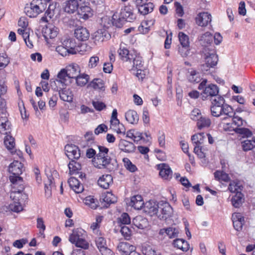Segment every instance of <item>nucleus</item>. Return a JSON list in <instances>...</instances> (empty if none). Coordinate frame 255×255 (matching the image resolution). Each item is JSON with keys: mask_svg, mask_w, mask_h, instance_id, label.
Instances as JSON below:
<instances>
[{"mask_svg": "<svg viewBox=\"0 0 255 255\" xmlns=\"http://www.w3.org/2000/svg\"><path fill=\"white\" fill-rule=\"evenodd\" d=\"M23 170V164L18 160L13 161L8 167L9 172L12 174L9 176V180L13 184L10 198L19 201L27 198L26 194L23 192L24 186L22 183V178L19 176Z\"/></svg>", "mask_w": 255, "mask_h": 255, "instance_id": "1", "label": "nucleus"}, {"mask_svg": "<svg viewBox=\"0 0 255 255\" xmlns=\"http://www.w3.org/2000/svg\"><path fill=\"white\" fill-rule=\"evenodd\" d=\"M98 147L99 152L93 159L94 166L99 169H106L109 171L116 169L117 164L112 162L111 157L108 155L109 149L101 145Z\"/></svg>", "mask_w": 255, "mask_h": 255, "instance_id": "2", "label": "nucleus"}, {"mask_svg": "<svg viewBox=\"0 0 255 255\" xmlns=\"http://www.w3.org/2000/svg\"><path fill=\"white\" fill-rule=\"evenodd\" d=\"M85 232L83 230L76 229L70 235L69 241L76 247L86 250L89 248V244L85 239Z\"/></svg>", "mask_w": 255, "mask_h": 255, "instance_id": "3", "label": "nucleus"}, {"mask_svg": "<svg viewBox=\"0 0 255 255\" xmlns=\"http://www.w3.org/2000/svg\"><path fill=\"white\" fill-rule=\"evenodd\" d=\"M45 9V3L38 0H33L29 5L25 7L24 12L28 17H35Z\"/></svg>", "mask_w": 255, "mask_h": 255, "instance_id": "4", "label": "nucleus"}, {"mask_svg": "<svg viewBox=\"0 0 255 255\" xmlns=\"http://www.w3.org/2000/svg\"><path fill=\"white\" fill-rule=\"evenodd\" d=\"M225 103L224 98L221 96H217L213 100L210 107L212 116L219 117L221 116L222 105Z\"/></svg>", "mask_w": 255, "mask_h": 255, "instance_id": "5", "label": "nucleus"}, {"mask_svg": "<svg viewBox=\"0 0 255 255\" xmlns=\"http://www.w3.org/2000/svg\"><path fill=\"white\" fill-rule=\"evenodd\" d=\"M57 174V171L55 170H53L52 172L50 170L46 171L47 181L45 182V193L47 198H50L52 196V190L55 187L54 183L53 182V176H55Z\"/></svg>", "mask_w": 255, "mask_h": 255, "instance_id": "6", "label": "nucleus"}, {"mask_svg": "<svg viewBox=\"0 0 255 255\" xmlns=\"http://www.w3.org/2000/svg\"><path fill=\"white\" fill-rule=\"evenodd\" d=\"M206 64L207 67H213L217 64L218 58L214 49V46H212L210 49H204Z\"/></svg>", "mask_w": 255, "mask_h": 255, "instance_id": "7", "label": "nucleus"}, {"mask_svg": "<svg viewBox=\"0 0 255 255\" xmlns=\"http://www.w3.org/2000/svg\"><path fill=\"white\" fill-rule=\"evenodd\" d=\"M207 81L205 79L199 84L198 89L200 90H203V94L206 96H216L219 93L218 87L214 84H209L206 86Z\"/></svg>", "mask_w": 255, "mask_h": 255, "instance_id": "8", "label": "nucleus"}, {"mask_svg": "<svg viewBox=\"0 0 255 255\" xmlns=\"http://www.w3.org/2000/svg\"><path fill=\"white\" fill-rule=\"evenodd\" d=\"M172 213V208L167 202L163 201L159 203L158 213L157 216L160 219H166L171 216Z\"/></svg>", "mask_w": 255, "mask_h": 255, "instance_id": "9", "label": "nucleus"}, {"mask_svg": "<svg viewBox=\"0 0 255 255\" xmlns=\"http://www.w3.org/2000/svg\"><path fill=\"white\" fill-rule=\"evenodd\" d=\"M133 7L130 5H126L122 7L119 15V19L131 22L135 17L133 13Z\"/></svg>", "mask_w": 255, "mask_h": 255, "instance_id": "10", "label": "nucleus"}, {"mask_svg": "<svg viewBox=\"0 0 255 255\" xmlns=\"http://www.w3.org/2000/svg\"><path fill=\"white\" fill-rule=\"evenodd\" d=\"M96 246L102 255H113L112 251L108 248L106 239L102 237L96 238Z\"/></svg>", "mask_w": 255, "mask_h": 255, "instance_id": "11", "label": "nucleus"}, {"mask_svg": "<svg viewBox=\"0 0 255 255\" xmlns=\"http://www.w3.org/2000/svg\"><path fill=\"white\" fill-rule=\"evenodd\" d=\"M59 32L58 28L52 24H48L43 28L42 33L45 39L55 38Z\"/></svg>", "mask_w": 255, "mask_h": 255, "instance_id": "12", "label": "nucleus"}, {"mask_svg": "<svg viewBox=\"0 0 255 255\" xmlns=\"http://www.w3.org/2000/svg\"><path fill=\"white\" fill-rule=\"evenodd\" d=\"M65 153L69 159L73 160L80 157V150L78 146L73 144H67L65 146Z\"/></svg>", "mask_w": 255, "mask_h": 255, "instance_id": "13", "label": "nucleus"}, {"mask_svg": "<svg viewBox=\"0 0 255 255\" xmlns=\"http://www.w3.org/2000/svg\"><path fill=\"white\" fill-rule=\"evenodd\" d=\"M159 203L152 200L146 202L143 206L144 211L150 216L158 215Z\"/></svg>", "mask_w": 255, "mask_h": 255, "instance_id": "14", "label": "nucleus"}, {"mask_svg": "<svg viewBox=\"0 0 255 255\" xmlns=\"http://www.w3.org/2000/svg\"><path fill=\"white\" fill-rule=\"evenodd\" d=\"M117 249L121 255H131L135 251V247L127 242H120Z\"/></svg>", "mask_w": 255, "mask_h": 255, "instance_id": "15", "label": "nucleus"}, {"mask_svg": "<svg viewBox=\"0 0 255 255\" xmlns=\"http://www.w3.org/2000/svg\"><path fill=\"white\" fill-rule=\"evenodd\" d=\"M196 23L200 26H206L212 20L211 15L207 12L199 13L196 17Z\"/></svg>", "mask_w": 255, "mask_h": 255, "instance_id": "16", "label": "nucleus"}, {"mask_svg": "<svg viewBox=\"0 0 255 255\" xmlns=\"http://www.w3.org/2000/svg\"><path fill=\"white\" fill-rule=\"evenodd\" d=\"M119 149L126 153H133L135 151L136 147L134 144L125 139H121L119 143Z\"/></svg>", "mask_w": 255, "mask_h": 255, "instance_id": "17", "label": "nucleus"}, {"mask_svg": "<svg viewBox=\"0 0 255 255\" xmlns=\"http://www.w3.org/2000/svg\"><path fill=\"white\" fill-rule=\"evenodd\" d=\"M109 33L105 29H102L98 30L93 35L94 42L96 44L103 42L105 39L109 38Z\"/></svg>", "mask_w": 255, "mask_h": 255, "instance_id": "18", "label": "nucleus"}, {"mask_svg": "<svg viewBox=\"0 0 255 255\" xmlns=\"http://www.w3.org/2000/svg\"><path fill=\"white\" fill-rule=\"evenodd\" d=\"M127 204L136 210H140L143 207L144 202L141 195H136L132 196Z\"/></svg>", "mask_w": 255, "mask_h": 255, "instance_id": "19", "label": "nucleus"}, {"mask_svg": "<svg viewBox=\"0 0 255 255\" xmlns=\"http://www.w3.org/2000/svg\"><path fill=\"white\" fill-rule=\"evenodd\" d=\"M232 221L236 230L239 231L242 230L245 223V220L241 213H235L233 214Z\"/></svg>", "mask_w": 255, "mask_h": 255, "instance_id": "20", "label": "nucleus"}, {"mask_svg": "<svg viewBox=\"0 0 255 255\" xmlns=\"http://www.w3.org/2000/svg\"><path fill=\"white\" fill-rule=\"evenodd\" d=\"M79 4L78 0H69L64 2L63 9L65 12L68 13H73L78 10Z\"/></svg>", "mask_w": 255, "mask_h": 255, "instance_id": "21", "label": "nucleus"}, {"mask_svg": "<svg viewBox=\"0 0 255 255\" xmlns=\"http://www.w3.org/2000/svg\"><path fill=\"white\" fill-rule=\"evenodd\" d=\"M159 175L164 179L168 180L172 177V171L168 165L165 163L158 165Z\"/></svg>", "mask_w": 255, "mask_h": 255, "instance_id": "22", "label": "nucleus"}, {"mask_svg": "<svg viewBox=\"0 0 255 255\" xmlns=\"http://www.w3.org/2000/svg\"><path fill=\"white\" fill-rule=\"evenodd\" d=\"M179 232L180 230L178 228L170 227L160 229L159 234L160 235L166 234L169 238L172 239L178 237Z\"/></svg>", "mask_w": 255, "mask_h": 255, "instance_id": "23", "label": "nucleus"}, {"mask_svg": "<svg viewBox=\"0 0 255 255\" xmlns=\"http://www.w3.org/2000/svg\"><path fill=\"white\" fill-rule=\"evenodd\" d=\"M75 37L79 40L85 41L88 39L90 33L88 30L83 27H79L75 30Z\"/></svg>", "mask_w": 255, "mask_h": 255, "instance_id": "24", "label": "nucleus"}, {"mask_svg": "<svg viewBox=\"0 0 255 255\" xmlns=\"http://www.w3.org/2000/svg\"><path fill=\"white\" fill-rule=\"evenodd\" d=\"M66 70L69 78H76L80 74V68L76 63L69 64L66 67Z\"/></svg>", "mask_w": 255, "mask_h": 255, "instance_id": "25", "label": "nucleus"}, {"mask_svg": "<svg viewBox=\"0 0 255 255\" xmlns=\"http://www.w3.org/2000/svg\"><path fill=\"white\" fill-rule=\"evenodd\" d=\"M56 7V3L49 4L47 9L45 12L44 15L41 18L40 21L45 22H48L54 16Z\"/></svg>", "mask_w": 255, "mask_h": 255, "instance_id": "26", "label": "nucleus"}, {"mask_svg": "<svg viewBox=\"0 0 255 255\" xmlns=\"http://www.w3.org/2000/svg\"><path fill=\"white\" fill-rule=\"evenodd\" d=\"M4 144L6 149L13 154L15 152V143L14 138L10 134H7L4 138Z\"/></svg>", "mask_w": 255, "mask_h": 255, "instance_id": "27", "label": "nucleus"}, {"mask_svg": "<svg viewBox=\"0 0 255 255\" xmlns=\"http://www.w3.org/2000/svg\"><path fill=\"white\" fill-rule=\"evenodd\" d=\"M70 187L76 193H81L83 190V186L80 183L78 180L75 177H71L68 180Z\"/></svg>", "mask_w": 255, "mask_h": 255, "instance_id": "28", "label": "nucleus"}, {"mask_svg": "<svg viewBox=\"0 0 255 255\" xmlns=\"http://www.w3.org/2000/svg\"><path fill=\"white\" fill-rule=\"evenodd\" d=\"M213 36L209 32H206L202 34L199 37V40L200 44L204 47L205 49H209L208 46L210 45L213 41Z\"/></svg>", "mask_w": 255, "mask_h": 255, "instance_id": "29", "label": "nucleus"}, {"mask_svg": "<svg viewBox=\"0 0 255 255\" xmlns=\"http://www.w3.org/2000/svg\"><path fill=\"white\" fill-rule=\"evenodd\" d=\"M78 14L80 18L87 19L93 15V11L88 6H81L78 9Z\"/></svg>", "mask_w": 255, "mask_h": 255, "instance_id": "30", "label": "nucleus"}, {"mask_svg": "<svg viewBox=\"0 0 255 255\" xmlns=\"http://www.w3.org/2000/svg\"><path fill=\"white\" fill-rule=\"evenodd\" d=\"M112 183L113 178L110 174L103 175L98 181L99 185L104 189H108Z\"/></svg>", "mask_w": 255, "mask_h": 255, "instance_id": "31", "label": "nucleus"}, {"mask_svg": "<svg viewBox=\"0 0 255 255\" xmlns=\"http://www.w3.org/2000/svg\"><path fill=\"white\" fill-rule=\"evenodd\" d=\"M59 94L62 100L69 103L73 101V94L70 89L64 88L61 91H59Z\"/></svg>", "mask_w": 255, "mask_h": 255, "instance_id": "32", "label": "nucleus"}, {"mask_svg": "<svg viewBox=\"0 0 255 255\" xmlns=\"http://www.w3.org/2000/svg\"><path fill=\"white\" fill-rule=\"evenodd\" d=\"M118 53L123 61H128L131 59L130 56H132L129 53V51L124 43L120 44Z\"/></svg>", "mask_w": 255, "mask_h": 255, "instance_id": "33", "label": "nucleus"}, {"mask_svg": "<svg viewBox=\"0 0 255 255\" xmlns=\"http://www.w3.org/2000/svg\"><path fill=\"white\" fill-rule=\"evenodd\" d=\"M174 247L181 250L183 252H187L189 249V244L185 240L182 239H176L174 240Z\"/></svg>", "mask_w": 255, "mask_h": 255, "instance_id": "34", "label": "nucleus"}, {"mask_svg": "<svg viewBox=\"0 0 255 255\" xmlns=\"http://www.w3.org/2000/svg\"><path fill=\"white\" fill-rule=\"evenodd\" d=\"M221 111V116L224 115L225 117L223 119V120H230L235 115V112L232 107L230 106L223 104L222 105Z\"/></svg>", "mask_w": 255, "mask_h": 255, "instance_id": "35", "label": "nucleus"}, {"mask_svg": "<svg viewBox=\"0 0 255 255\" xmlns=\"http://www.w3.org/2000/svg\"><path fill=\"white\" fill-rule=\"evenodd\" d=\"M126 120L131 124H136L138 121V116L133 110H128L125 113Z\"/></svg>", "mask_w": 255, "mask_h": 255, "instance_id": "36", "label": "nucleus"}, {"mask_svg": "<svg viewBox=\"0 0 255 255\" xmlns=\"http://www.w3.org/2000/svg\"><path fill=\"white\" fill-rule=\"evenodd\" d=\"M70 54H75L77 53L76 43L74 40L68 39L65 40L62 43Z\"/></svg>", "mask_w": 255, "mask_h": 255, "instance_id": "37", "label": "nucleus"}, {"mask_svg": "<svg viewBox=\"0 0 255 255\" xmlns=\"http://www.w3.org/2000/svg\"><path fill=\"white\" fill-rule=\"evenodd\" d=\"M133 224L139 229H143L148 225L147 220L141 216H136L133 219Z\"/></svg>", "mask_w": 255, "mask_h": 255, "instance_id": "38", "label": "nucleus"}, {"mask_svg": "<svg viewBox=\"0 0 255 255\" xmlns=\"http://www.w3.org/2000/svg\"><path fill=\"white\" fill-rule=\"evenodd\" d=\"M153 7L154 5L152 3L146 2L145 4H142L137 7L140 13L142 15H146L152 11Z\"/></svg>", "mask_w": 255, "mask_h": 255, "instance_id": "39", "label": "nucleus"}, {"mask_svg": "<svg viewBox=\"0 0 255 255\" xmlns=\"http://www.w3.org/2000/svg\"><path fill=\"white\" fill-rule=\"evenodd\" d=\"M103 201L108 204H113L117 202V197L111 192H106L102 195Z\"/></svg>", "mask_w": 255, "mask_h": 255, "instance_id": "40", "label": "nucleus"}, {"mask_svg": "<svg viewBox=\"0 0 255 255\" xmlns=\"http://www.w3.org/2000/svg\"><path fill=\"white\" fill-rule=\"evenodd\" d=\"M76 83L78 86H85L90 80L89 76L85 73L80 74L76 78Z\"/></svg>", "mask_w": 255, "mask_h": 255, "instance_id": "41", "label": "nucleus"}, {"mask_svg": "<svg viewBox=\"0 0 255 255\" xmlns=\"http://www.w3.org/2000/svg\"><path fill=\"white\" fill-rule=\"evenodd\" d=\"M90 86L95 90L104 91L105 89L104 82L101 79H95L89 84Z\"/></svg>", "mask_w": 255, "mask_h": 255, "instance_id": "42", "label": "nucleus"}, {"mask_svg": "<svg viewBox=\"0 0 255 255\" xmlns=\"http://www.w3.org/2000/svg\"><path fill=\"white\" fill-rule=\"evenodd\" d=\"M68 167L70 174H79V171H80L81 169V165L74 160H71L69 162Z\"/></svg>", "mask_w": 255, "mask_h": 255, "instance_id": "43", "label": "nucleus"}, {"mask_svg": "<svg viewBox=\"0 0 255 255\" xmlns=\"http://www.w3.org/2000/svg\"><path fill=\"white\" fill-rule=\"evenodd\" d=\"M188 73V79L189 82L191 83H199L201 81V77L199 72L191 69L190 71H189Z\"/></svg>", "mask_w": 255, "mask_h": 255, "instance_id": "44", "label": "nucleus"}, {"mask_svg": "<svg viewBox=\"0 0 255 255\" xmlns=\"http://www.w3.org/2000/svg\"><path fill=\"white\" fill-rule=\"evenodd\" d=\"M10 123L6 119H1L0 124V132L2 134H8L10 132Z\"/></svg>", "mask_w": 255, "mask_h": 255, "instance_id": "45", "label": "nucleus"}, {"mask_svg": "<svg viewBox=\"0 0 255 255\" xmlns=\"http://www.w3.org/2000/svg\"><path fill=\"white\" fill-rule=\"evenodd\" d=\"M145 68L143 66V62L142 58L139 56L136 55L133 58V66L131 71L134 72L136 70Z\"/></svg>", "mask_w": 255, "mask_h": 255, "instance_id": "46", "label": "nucleus"}, {"mask_svg": "<svg viewBox=\"0 0 255 255\" xmlns=\"http://www.w3.org/2000/svg\"><path fill=\"white\" fill-rule=\"evenodd\" d=\"M211 124L210 119L206 117H202L197 122V126L198 128L201 129L205 128H208Z\"/></svg>", "mask_w": 255, "mask_h": 255, "instance_id": "47", "label": "nucleus"}, {"mask_svg": "<svg viewBox=\"0 0 255 255\" xmlns=\"http://www.w3.org/2000/svg\"><path fill=\"white\" fill-rule=\"evenodd\" d=\"M153 24L152 21L145 20L142 21L138 27V30L143 34L147 33L150 29V25Z\"/></svg>", "mask_w": 255, "mask_h": 255, "instance_id": "48", "label": "nucleus"}, {"mask_svg": "<svg viewBox=\"0 0 255 255\" xmlns=\"http://www.w3.org/2000/svg\"><path fill=\"white\" fill-rule=\"evenodd\" d=\"M214 177L216 180L219 181L228 182L230 180L229 175L220 170H217L214 173Z\"/></svg>", "mask_w": 255, "mask_h": 255, "instance_id": "49", "label": "nucleus"}, {"mask_svg": "<svg viewBox=\"0 0 255 255\" xmlns=\"http://www.w3.org/2000/svg\"><path fill=\"white\" fill-rule=\"evenodd\" d=\"M243 194L238 192L232 198V205L236 208H239L242 204Z\"/></svg>", "mask_w": 255, "mask_h": 255, "instance_id": "50", "label": "nucleus"}, {"mask_svg": "<svg viewBox=\"0 0 255 255\" xmlns=\"http://www.w3.org/2000/svg\"><path fill=\"white\" fill-rule=\"evenodd\" d=\"M125 167L129 171L134 172L137 170L136 166L133 164L131 161L127 157L123 159Z\"/></svg>", "mask_w": 255, "mask_h": 255, "instance_id": "51", "label": "nucleus"}, {"mask_svg": "<svg viewBox=\"0 0 255 255\" xmlns=\"http://www.w3.org/2000/svg\"><path fill=\"white\" fill-rule=\"evenodd\" d=\"M205 138L204 133H199L192 135L191 140L193 143L195 144L196 145H200L203 142Z\"/></svg>", "mask_w": 255, "mask_h": 255, "instance_id": "52", "label": "nucleus"}, {"mask_svg": "<svg viewBox=\"0 0 255 255\" xmlns=\"http://www.w3.org/2000/svg\"><path fill=\"white\" fill-rule=\"evenodd\" d=\"M242 146L244 151L254 149L255 147V139L253 140H245L241 142Z\"/></svg>", "mask_w": 255, "mask_h": 255, "instance_id": "53", "label": "nucleus"}, {"mask_svg": "<svg viewBox=\"0 0 255 255\" xmlns=\"http://www.w3.org/2000/svg\"><path fill=\"white\" fill-rule=\"evenodd\" d=\"M178 38L181 46H189V38L187 35L182 32L178 33Z\"/></svg>", "mask_w": 255, "mask_h": 255, "instance_id": "54", "label": "nucleus"}, {"mask_svg": "<svg viewBox=\"0 0 255 255\" xmlns=\"http://www.w3.org/2000/svg\"><path fill=\"white\" fill-rule=\"evenodd\" d=\"M68 77V73L66 69H61L57 74V79L56 81L58 83H64Z\"/></svg>", "mask_w": 255, "mask_h": 255, "instance_id": "55", "label": "nucleus"}, {"mask_svg": "<svg viewBox=\"0 0 255 255\" xmlns=\"http://www.w3.org/2000/svg\"><path fill=\"white\" fill-rule=\"evenodd\" d=\"M97 201L91 196L86 197L85 199V204L93 209H95L97 207Z\"/></svg>", "mask_w": 255, "mask_h": 255, "instance_id": "56", "label": "nucleus"}, {"mask_svg": "<svg viewBox=\"0 0 255 255\" xmlns=\"http://www.w3.org/2000/svg\"><path fill=\"white\" fill-rule=\"evenodd\" d=\"M8 209L14 212L18 213L23 210V208L19 202H13L8 206Z\"/></svg>", "mask_w": 255, "mask_h": 255, "instance_id": "57", "label": "nucleus"}, {"mask_svg": "<svg viewBox=\"0 0 255 255\" xmlns=\"http://www.w3.org/2000/svg\"><path fill=\"white\" fill-rule=\"evenodd\" d=\"M130 223V219L127 213H123L120 217L118 218V223L120 226L122 225H127Z\"/></svg>", "mask_w": 255, "mask_h": 255, "instance_id": "58", "label": "nucleus"}, {"mask_svg": "<svg viewBox=\"0 0 255 255\" xmlns=\"http://www.w3.org/2000/svg\"><path fill=\"white\" fill-rule=\"evenodd\" d=\"M230 119L231 120L232 123H227V125L231 124L232 125H234L237 127H240L243 125V120L242 118L238 116H236L235 114L234 115V116L231 117Z\"/></svg>", "mask_w": 255, "mask_h": 255, "instance_id": "59", "label": "nucleus"}, {"mask_svg": "<svg viewBox=\"0 0 255 255\" xmlns=\"http://www.w3.org/2000/svg\"><path fill=\"white\" fill-rule=\"evenodd\" d=\"M228 189L231 192L236 193L241 192L242 190L241 186L240 185V183L236 181H233L230 183Z\"/></svg>", "mask_w": 255, "mask_h": 255, "instance_id": "60", "label": "nucleus"}, {"mask_svg": "<svg viewBox=\"0 0 255 255\" xmlns=\"http://www.w3.org/2000/svg\"><path fill=\"white\" fill-rule=\"evenodd\" d=\"M121 226V233L122 235L126 240H128L131 234V231L130 229L125 225H120Z\"/></svg>", "mask_w": 255, "mask_h": 255, "instance_id": "61", "label": "nucleus"}, {"mask_svg": "<svg viewBox=\"0 0 255 255\" xmlns=\"http://www.w3.org/2000/svg\"><path fill=\"white\" fill-rule=\"evenodd\" d=\"M147 71L145 68L136 70L133 72L134 74L138 78V79L141 81L145 77Z\"/></svg>", "mask_w": 255, "mask_h": 255, "instance_id": "62", "label": "nucleus"}, {"mask_svg": "<svg viewBox=\"0 0 255 255\" xmlns=\"http://www.w3.org/2000/svg\"><path fill=\"white\" fill-rule=\"evenodd\" d=\"M9 63V60L5 54H0V70L5 67Z\"/></svg>", "mask_w": 255, "mask_h": 255, "instance_id": "63", "label": "nucleus"}, {"mask_svg": "<svg viewBox=\"0 0 255 255\" xmlns=\"http://www.w3.org/2000/svg\"><path fill=\"white\" fill-rule=\"evenodd\" d=\"M143 253L145 255H161V254L155 250L148 246L145 247L143 250Z\"/></svg>", "mask_w": 255, "mask_h": 255, "instance_id": "64", "label": "nucleus"}]
</instances>
